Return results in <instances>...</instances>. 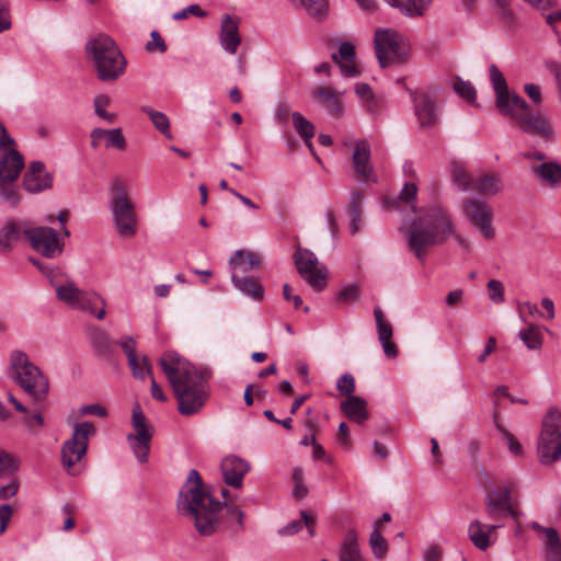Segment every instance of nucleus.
Instances as JSON below:
<instances>
[{"mask_svg":"<svg viewBox=\"0 0 561 561\" xmlns=\"http://www.w3.org/2000/svg\"><path fill=\"white\" fill-rule=\"evenodd\" d=\"M159 364L172 386L179 413L183 416L199 413L209 397L210 371L197 368L175 353L164 354Z\"/></svg>","mask_w":561,"mask_h":561,"instance_id":"nucleus-1","label":"nucleus"},{"mask_svg":"<svg viewBox=\"0 0 561 561\" xmlns=\"http://www.w3.org/2000/svg\"><path fill=\"white\" fill-rule=\"evenodd\" d=\"M489 72L496 95V106L501 114L510 117L522 131L543 139H551L553 129L549 117L542 112L531 111L529 104L522 96L510 92L506 80L496 65L492 64L489 67Z\"/></svg>","mask_w":561,"mask_h":561,"instance_id":"nucleus-2","label":"nucleus"},{"mask_svg":"<svg viewBox=\"0 0 561 561\" xmlns=\"http://www.w3.org/2000/svg\"><path fill=\"white\" fill-rule=\"evenodd\" d=\"M199 472L192 469L179 494L178 508L194 518L197 531L203 536L213 535L218 527V512L221 503L203 491Z\"/></svg>","mask_w":561,"mask_h":561,"instance_id":"nucleus-3","label":"nucleus"},{"mask_svg":"<svg viewBox=\"0 0 561 561\" xmlns=\"http://www.w3.org/2000/svg\"><path fill=\"white\" fill-rule=\"evenodd\" d=\"M454 232L448 214L438 206L428 207L407 231L409 248L423 261L430 248L443 243Z\"/></svg>","mask_w":561,"mask_h":561,"instance_id":"nucleus-4","label":"nucleus"},{"mask_svg":"<svg viewBox=\"0 0 561 561\" xmlns=\"http://www.w3.org/2000/svg\"><path fill=\"white\" fill-rule=\"evenodd\" d=\"M88 60L102 82H113L125 73L127 61L112 37L100 34L87 42Z\"/></svg>","mask_w":561,"mask_h":561,"instance_id":"nucleus-5","label":"nucleus"},{"mask_svg":"<svg viewBox=\"0 0 561 561\" xmlns=\"http://www.w3.org/2000/svg\"><path fill=\"white\" fill-rule=\"evenodd\" d=\"M10 376L34 402L43 403L48 398L49 379L25 352L15 350L10 354Z\"/></svg>","mask_w":561,"mask_h":561,"instance_id":"nucleus-6","label":"nucleus"},{"mask_svg":"<svg viewBox=\"0 0 561 561\" xmlns=\"http://www.w3.org/2000/svg\"><path fill=\"white\" fill-rule=\"evenodd\" d=\"M46 275L60 301L73 309L87 311L95 316L99 320L104 319L106 302L99 294L80 289L58 270H49Z\"/></svg>","mask_w":561,"mask_h":561,"instance_id":"nucleus-7","label":"nucleus"},{"mask_svg":"<svg viewBox=\"0 0 561 561\" xmlns=\"http://www.w3.org/2000/svg\"><path fill=\"white\" fill-rule=\"evenodd\" d=\"M110 210L119 237L133 238L137 232V214L124 181L115 179L110 185Z\"/></svg>","mask_w":561,"mask_h":561,"instance_id":"nucleus-8","label":"nucleus"},{"mask_svg":"<svg viewBox=\"0 0 561 561\" xmlns=\"http://www.w3.org/2000/svg\"><path fill=\"white\" fill-rule=\"evenodd\" d=\"M538 456L542 465H550L561 458V412L556 408L549 409L542 419Z\"/></svg>","mask_w":561,"mask_h":561,"instance_id":"nucleus-9","label":"nucleus"},{"mask_svg":"<svg viewBox=\"0 0 561 561\" xmlns=\"http://www.w3.org/2000/svg\"><path fill=\"white\" fill-rule=\"evenodd\" d=\"M517 483L513 480H506L486 491L485 512L490 519L500 520L503 516L517 517L515 507L518 505L516 496Z\"/></svg>","mask_w":561,"mask_h":561,"instance_id":"nucleus-10","label":"nucleus"},{"mask_svg":"<svg viewBox=\"0 0 561 561\" xmlns=\"http://www.w3.org/2000/svg\"><path fill=\"white\" fill-rule=\"evenodd\" d=\"M375 51L381 68L390 65H401L408 60L409 46L394 30L385 28L375 32Z\"/></svg>","mask_w":561,"mask_h":561,"instance_id":"nucleus-11","label":"nucleus"},{"mask_svg":"<svg viewBox=\"0 0 561 561\" xmlns=\"http://www.w3.org/2000/svg\"><path fill=\"white\" fill-rule=\"evenodd\" d=\"M94 425L84 421L73 426L72 435L61 447V461L68 473L76 476L79 470L76 469L88 450L89 438L95 434Z\"/></svg>","mask_w":561,"mask_h":561,"instance_id":"nucleus-12","label":"nucleus"},{"mask_svg":"<svg viewBox=\"0 0 561 561\" xmlns=\"http://www.w3.org/2000/svg\"><path fill=\"white\" fill-rule=\"evenodd\" d=\"M294 262L299 275L317 291L327 286L328 268L321 264L316 254L301 245H297Z\"/></svg>","mask_w":561,"mask_h":561,"instance_id":"nucleus-13","label":"nucleus"},{"mask_svg":"<svg viewBox=\"0 0 561 561\" xmlns=\"http://www.w3.org/2000/svg\"><path fill=\"white\" fill-rule=\"evenodd\" d=\"M131 424L134 433H129L126 438L137 460L145 463L149 458L150 443L154 430L153 426L147 422V417L139 405L133 410Z\"/></svg>","mask_w":561,"mask_h":561,"instance_id":"nucleus-14","label":"nucleus"},{"mask_svg":"<svg viewBox=\"0 0 561 561\" xmlns=\"http://www.w3.org/2000/svg\"><path fill=\"white\" fill-rule=\"evenodd\" d=\"M462 214L484 239L491 240L495 237V229L492 226L493 209L486 202L478 198H466L462 202Z\"/></svg>","mask_w":561,"mask_h":561,"instance_id":"nucleus-15","label":"nucleus"},{"mask_svg":"<svg viewBox=\"0 0 561 561\" xmlns=\"http://www.w3.org/2000/svg\"><path fill=\"white\" fill-rule=\"evenodd\" d=\"M24 237L28 240L31 247L45 257H56L64 250V243L53 228L30 227L24 231Z\"/></svg>","mask_w":561,"mask_h":561,"instance_id":"nucleus-16","label":"nucleus"},{"mask_svg":"<svg viewBox=\"0 0 561 561\" xmlns=\"http://www.w3.org/2000/svg\"><path fill=\"white\" fill-rule=\"evenodd\" d=\"M24 167L22 154L14 148V139L8 134L0 122V168L1 174L14 181Z\"/></svg>","mask_w":561,"mask_h":561,"instance_id":"nucleus-17","label":"nucleus"},{"mask_svg":"<svg viewBox=\"0 0 561 561\" xmlns=\"http://www.w3.org/2000/svg\"><path fill=\"white\" fill-rule=\"evenodd\" d=\"M413 102L414 115L421 128L428 129L437 125L439 113L435 101L425 91H413L408 89Z\"/></svg>","mask_w":561,"mask_h":561,"instance_id":"nucleus-18","label":"nucleus"},{"mask_svg":"<svg viewBox=\"0 0 561 561\" xmlns=\"http://www.w3.org/2000/svg\"><path fill=\"white\" fill-rule=\"evenodd\" d=\"M343 145L347 148H353L352 164L357 178L376 181L374 170L370 163V145L366 139L347 138Z\"/></svg>","mask_w":561,"mask_h":561,"instance_id":"nucleus-19","label":"nucleus"},{"mask_svg":"<svg viewBox=\"0 0 561 561\" xmlns=\"http://www.w3.org/2000/svg\"><path fill=\"white\" fill-rule=\"evenodd\" d=\"M53 185V175L41 161H33L23 176V187L32 194L41 193Z\"/></svg>","mask_w":561,"mask_h":561,"instance_id":"nucleus-20","label":"nucleus"},{"mask_svg":"<svg viewBox=\"0 0 561 561\" xmlns=\"http://www.w3.org/2000/svg\"><path fill=\"white\" fill-rule=\"evenodd\" d=\"M250 463L237 456H227L222 459L220 469L224 481L233 488L240 489L243 483L244 476L250 470Z\"/></svg>","mask_w":561,"mask_h":561,"instance_id":"nucleus-21","label":"nucleus"},{"mask_svg":"<svg viewBox=\"0 0 561 561\" xmlns=\"http://www.w3.org/2000/svg\"><path fill=\"white\" fill-rule=\"evenodd\" d=\"M219 43L222 49L229 54H234L241 44V36L239 33V20L225 14L221 20L219 32Z\"/></svg>","mask_w":561,"mask_h":561,"instance_id":"nucleus-22","label":"nucleus"},{"mask_svg":"<svg viewBox=\"0 0 561 561\" xmlns=\"http://www.w3.org/2000/svg\"><path fill=\"white\" fill-rule=\"evenodd\" d=\"M343 94L344 92H336L328 85L318 87L312 92L313 99L335 117H342L344 114Z\"/></svg>","mask_w":561,"mask_h":561,"instance_id":"nucleus-23","label":"nucleus"},{"mask_svg":"<svg viewBox=\"0 0 561 561\" xmlns=\"http://www.w3.org/2000/svg\"><path fill=\"white\" fill-rule=\"evenodd\" d=\"M332 60L340 67L341 73L346 78H356L360 75L355 65V46L350 42L340 45L339 51L332 54Z\"/></svg>","mask_w":561,"mask_h":561,"instance_id":"nucleus-24","label":"nucleus"},{"mask_svg":"<svg viewBox=\"0 0 561 561\" xmlns=\"http://www.w3.org/2000/svg\"><path fill=\"white\" fill-rule=\"evenodd\" d=\"M374 316L377 324L378 340L381 343L385 355L388 358H396L398 348L391 340L393 334L391 324L385 319V314L379 307L375 308Z\"/></svg>","mask_w":561,"mask_h":561,"instance_id":"nucleus-25","label":"nucleus"},{"mask_svg":"<svg viewBox=\"0 0 561 561\" xmlns=\"http://www.w3.org/2000/svg\"><path fill=\"white\" fill-rule=\"evenodd\" d=\"M90 340L93 351L98 357L108 363L116 362V341H112L110 335L105 331L101 329L93 330Z\"/></svg>","mask_w":561,"mask_h":561,"instance_id":"nucleus-26","label":"nucleus"},{"mask_svg":"<svg viewBox=\"0 0 561 561\" xmlns=\"http://www.w3.org/2000/svg\"><path fill=\"white\" fill-rule=\"evenodd\" d=\"M530 171L537 180L550 187L561 185V163L557 161H545L539 164H531Z\"/></svg>","mask_w":561,"mask_h":561,"instance_id":"nucleus-27","label":"nucleus"},{"mask_svg":"<svg viewBox=\"0 0 561 561\" xmlns=\"http://www.w3.org/2000/svg\"><path fill=\"white\" fill-rule=\"evenodd\" d=\"M91 147L98 148L100 146V141L104 139L106 148H116L118 150H124L126 148V139L123 135L121 128L113 129H103V128H94L91 134Z\"/></svg>","mask_w":561,"mask_h":561,"instance_id":"nucleus-28","label":"nucleus"},{"mask_svg":"<svg viewBox=\"0 0 561 561\" xmlns=\"http://www.w3.org/2000/svg\"><path fill=\"white\" fill-rule=\"evenodd\" d=\"M30 227L27 221L11 220L3 225L0 229V251H10L21 234L24 236V231L30 229Z\"/></svg>","mask_w":561,"mask_h":561,"instance_id":"nucleus-29","label":"nucleus"},{"mask_svg":"<svg viewBox=\"0 0 561 561\" xmlns=\"http://www.w3.org/2000/svg\"><path fill=\"white\" fill-rule=\"evenodd\" d=\"M341 411L348 420L358 424H363L369 417L366 400L357 396L347 397L341 403Z\"/></svg>","mask_w":561,"mask_h":561,"instance_id":"nucleus-30","label":"nucleus"},{"mask_svg":"<svg viewBox=\"0 0 561 561\" xmlns=\"http://www.w3.org/2000/svg\"><path fill=\"white\" fill-rule=\"evenodd\" d=\"M229 265L231 272L247 273L251 270L260 267L261 259L255 252L238 250L231 255Z\"/></svg>","mask_w":561,"mask_h":561,"instance_id":"nucleus-31","label":"nucleus"},{"mask_svg":"<svg viewBox=\"0 0 561 561\" xmlns=\"http://www.w3.org/2000/svg\"><path fill=\"white\" fill-rule=\"evenodd\" d=\"M237 272H231V280L236 288L253 299H262L264 295L263 287L253 277H240Z\"/></svg>","mask_w":561,"mask_h":561,"instance_id":"nucleus-32","label":"nucleus"},{"mask_svg":"<svg viewBox=\"0 0 561 561\" xmlns=\"http://www.w3.org/2000/svg\"><path fill=\"white\" fill-rule=\"evenodd\" d=\"M502 190L501 178L495 173H485L474 179L473 188L481 195H495Z\"/></svg>","mask_w":561,"mask_h":561,"instance_id":"nucleus-33","label":"nucleus"},{"mask_svg":"<svg viewBox=\"0 0 561 561\" xmlns=\"http://www.w3.org/2000/svg\"><path fill=\"white\" fill-rule=\"evenodd\" d=\"M291 118L294 128L301 137L306 146L309 148V150L313 153V145L311 139L316 134L314 125L299 112L291 113Z\"/></svg>","mask_w":561,"mask_h":561,"instance_id":"nucleus-34","label":"nucleus"},{"mask_svg":"<svg viewBox=\"0 0 561 561\" xmlns=\"http://www.w3.org/2000/svg\"><path fill=\"white\" fill-rule=\"evenodd\" d=\"M339 561H365L359 552L357 536L354 530H348L339 551Z\"/></svg>","mask_w":561,"mask_h":561,"instance_id":"nucleus-35","label":"nucleus"},{"mask_svg":"<svg viewBox=\"0 0 561 561\" xmlns=\"http://www.w3.org/2000/svg\"><path fill=\"white\" fill-rule=\"evenodd\" d=\"M364 195L360 191H355L351 195V202L347 208L350 216V230L352 234L357 233L362 228V206Z\"/></svg>","mask_w":561,"mask_h":561,"instance_id":"nucleus-36","label":"nucleus"},{"mask_svg":"<svg viewBox=\"0 0 561 561\" xmlns=\"http://www.w3.org/2000/svg\"><path fill=\"white\" fill-rule=\"evenodd\" d=\"M468 536L473 546L482 551H485L491 545L488 531L484 530V524L478 519L470 522L468 526Z\"/></svg>","mask_w":561,"mask_h":561,"instance_id":"nucleus-37","label":"nucleus"},{"mask_svg":"<svg viewBox=\"0 0 561 561\" xmlns=\"http://www.w3.org/2000/svg\"><path fill=\"white\" fill-rule=\"evenodd\" d=\"M294 4L300 5L307 14L313 19H324L329 11L328 0H290Z\"/></svg>","mask_w":561,"mask_h":561,"instance_id":"nucleus-38","label":"nucleus"},{"mask_svg":"<svg viewBox=\"0 0 561 561\" xmlns=\"http://www.w3.org/2000/svg\"><path fill=\"white\" fill-rule=\"evenodd\" d=\"M141 111L149 116L153 126L161 134H163L167 138H172V135L170 133V121L164 113L156 111L150 106H142Z\"/></svg>","mask_w":561,"mask_h":561,"instance_id":"nucleus-39","label":"nucleus"},{"mask_svg":"<svg viewBox=\"0 0 561 561\" xmlns=\"http://www.w3.org/2000/svg\"><path fill=\"white\" fill-rule=\"evenodd\" d=\"M454 183L461 191H472L474 179L458 163H454L450 169Z\"/></svg>","mask_w":561,"mask_h":561,"instance_id":"nucleus-40","label":"nucleus"},{"mask_svg":"<svg viewBox=\"0 0 561 561\" xmlns=\"http://www.w3.org/2000/svg\"><path fill=\"white\" fill-rule=\"evenodd\" d=\"M519 339L529 350H538L542 345V334L539 328L533 324L519 331Z\"/></svg>","mask_w":561,"mask_h":561,"instance_id":"nucleus-41","label":"nucleus"},{"mask_svg":"<svg viewBox=\"0 0 561 561\" xmlns=\"http://www.w3.org/2000/svg\"><path fill=\"white\" fill-rule=\"evenodd\" d=\"M432 0H404L402 13L409 18L422 16L430 8Z\"/></svg>","mask_w":561,"mask_h":561,"instance_id":"nucleus-42","label":"nucleus"},{"mask_svg":"<svg viewBox=\"0 0 561 561\" xmlns=\"http://www.w3.org/2000/svg\"><path fill=\"white\" fill-rule=\"evenodd\" d=\"M128 366L134 378L138 380H145L147 377H151L152 375L151 365L149 363V358L146 355L140 357L137 355L135 357V364H128Z\"/></svg>","mask_w":561,"mask_h":561,"instance_id":"nucleus-43","label":"nucleus"},{"mask_svg":"<svg viewBox=\"0 0 561 561\" xmlns=\"http://www.w3.org/2000/svg\"><path fill=\"white\" fill-rule=\"evenodd\" d=\"M111 99L106 94H99L93 100L95 114L107 123H114L116 114L106 111V106L110 104Z\"/></svg>","mask_w":561,"mask_h":561,"instance_id":"nucleus-44","label":"nucleus"},{"mask_svg":"<svg viewBox=\"0 0 561 561\" xmlns=\"http://www.w3.org/2000/svg\"><path fill=\"white\" fill-rule=\"evenodd\" d=\"M378 527H379V522H377L375 524V529L370 534L369 545L371 547L374 554L377 558H382V557H385V554L388 551V543H387L386 539L383 538V536L378 530Z\"/></svg>","mask_w":561,"mask_h":561,"instance_id":"nucleus-45","label":"nucleus"},{"mask_svg":"<svg viewBox=\"0 0 561 561\" xmlns=\"http://www.w3.org/2000/svg\"><path fill=\"white\" fill-rule=\"evenodd\" d=\"M541 533L545 535L546 551L545 556H548L551 550L561 552L560 538L558 531L554 528H541Z\"/></svg>","mask_w":561,"mask_h":561,"instance_id":"nucleus-46","label":"nucleus"},{"mask_svg":"<svg viewBox=\"0 0 561 561\" xmlns=\"http://www.w3.org/2000/svg\"><path fill=\"white\" fill-rule=\"evenodd\" d=\"M454 90L458 95L462 96L463 99H466L469 102H472L476 100V89L468 81L457 79L454 83Z\"/></svg>","mask_w":561,"mask_h":561,"instance_id":"nucleus-47","label":"nucleus"},{"mask_svg":"<svg viewBox=\"0 0 561 561\" xmlns=\"http://www.w3.org/2000/svg\"><path fill=\"white\" fill-rule=\"evenodd\" d=\"M116 345H119L122 350L124 351L128 364L134 365L135 364V357L137 356L136 353V341L133 336H125L119 341H116Z\"/></svg>","mask_w":561,"mask_h":561,"instance_id":"nucleus-48","label":"nucleus"},{"mask_svg":"<svg viewBox=\"0 0 561 561\" xmlns=\"http://www.w3.org/2000/svg\"><path fill=\"white\" fill-rule=\"evenodd\" d=\"M18 469L16 461L12 456L3 450H0V477L10 476Z\"/></svg>","mask_w":561,"mask_h":561,"instance_id":"nucleus-49","label":"nucleus"},{"mask_svg":"<svg viewBox=\"0 0 561 561\" xmlns=\"http://www.w3.org/2000/svg\"><path fill=\"white\" fill-rule=\"evenodd\" d=\"M336 388L342 394L347 397L354 396L355 391V379L351 374H344L336 382Z\"/></svg>","mask_w":561,"mask_h":561,"instance_id":"nucleus-50","label":"nucleus"},{"mask_svg":"<svg viewBox=\"0 0 561 561\" xmlns=\"http://www.w3.org/2000/svg\"><path fill=\"white\" fill-rule=\"evenodd\" d=\"M486 286L490 291V299L493 302L500 304L504 301V286L502 282L497 279H491Z\"/></svg>","mask_w":561,"mask_h":561,"instance_id":"nucleus-51","label":"nucleus"},{"mask_svg":"<svg viewBox=\"0 0 561 561\" xmlns=\"http://www.w3.org/2000/svg\"><path fill=\"white\" fill-rule=\"evenodd\" d=\"M150 37L151 39L146 44L148 51L164 53L167 50V45L158 31H152Z\"/></svg>","mask_w":561,"mask_h":561,"instance_id":"nucleus-52","label":"nucleus"},{"mask_svg":"<svg viewBox=\"0 0 561 561\" xmlns=\"http://www.w3.org/2000/svg\"><path fill=\"white\" fill-rule=\"evenodd\" d=\"M188 14L196 15L198 18H204L206 12L201 9L198 4H191L175 13H173L172 19L175 21H180L186 19Z\"/></svg>","mask_w":561,"mask_h":561,"instance_id":"nucleus-53","label":"nucleus"},{"mask_svg":"<svg viewBox=\"0 0 561 561\" xmlns=\"http://www.w3.org/2000/svg\"><path fill=\"white\" fill-rule=\"evenodd\" d=\"M359 297V287L355 284L344 287L339 294V300L354 302Z\"/></svg>","mask_w":561,"mask_h":561,"instance_id":"nucleus-54","label":"nucleus"},{"mask_svg":"<svg viewBox=\"0 0 561 561\" xmlns=\"http://www.w3.org/2000/svg\"><path fill=\"white\" fill-rule=\"evenodd\" d=\"M23 422L32 433H37L44 426V417L39 412L25 416Z\"/></svg>","mask_w":561,"mask_h":561,"instance_id":"nucleus-55","label":"nucleus"},{"mask_svg":"<svg viewBox=\"0 0 561 561\" xmlns=\"http://www.w3.org/2000/svg\"><path fill=\"white\" fill-rule=\"evenodd\" d=\"M524 91L535 105H539L542 102L541 88L538 84L526 83Z\"/></svg>","mask_w":561,"mask_h":561,"instance_id":"nucleus-56","label":"nucleus"},{"mask_svg":"<svg viewBox=\"0 0 561 561\" xmlns=\"http://www.w3.org/2000/svg\"><path fill=\"white\" fill-rule=\"evenodd\" d=\"M417 187L414 183H405L400 192L399 198L407 203H412L416 199Z\"/></svg>","mask_w":561,"mask_h":561,"instance_id":"nucleus-57","label":"nucleus"},{"mask_svg":"<svg viewBox=\"0 0 561 561\" xmlns=\"http://www.w3.org/2000/svg\"><path fill=\"white\" fill-rule=\"evenodd\" d=\"M13 514V508L10 504L0 505V535H2L8 527V523L10 522Z\"/></svg>","mask_w":561,"mask_h":561,"instance_id":"nucleus-58","label":"nucleus"},{"mask_svg":"<svg viewBox=\"0 0 561 561\" xmlns=\"http://www.w3.org/2000/svg\"><path fill=\"white\" fill-rule=\"evenodd\" d=\"M79 412L81 415L92 414L100 417H105L107 415V410L99 403L82 405Z\"/></svg>","mask_w":561,"mask_h":561,"instance_id":"nucleus-59","label":"nucleus"},{"mask_svg":"<svg viewBox=\"0 0 561 561\" xmlns=\"http://www.w3.org/2000/svg\"><path fill=\"white\" fill-rule=\"evenodd\" d=\"M291 116L288 105L280 103L275 108L274 117L278 124H286Z\"/></svg>","mask_w":561,"mask_h":561,"instance_id":"nucleus-60","label":"nucleus"},{"mask_svg":"<svg viewBox=\"0 0 561 561\" xmlns=\"http://www.w3.org/2000/svg\"><path fill=\"white\" fill-rule=\"evenodd\" d=\"M545 19L547 24L554 31L556 34H558L559 24H561V10L545 14ZM559 41L561 44V38Z\"/></svg>","mask_w":561,"mask_h":561,"instance_id":"nucleus-61","label":"nucleus"},{"mask_svg":"<svg viewBox=\"0 0 561 561\" xmlns=\"http://www.w3.org/2000/svg\"><path fill=\"white\" fill-rule=\"evenodd\" d=\"M19 489L18 483L14 480H10L5 485L0 486V499L5 500L16 494Z\"/></svg>","mask_w":561,"mask_h":561,"instance_id":"nucleus-62","label":"nucleus"},{"mask_svg":"<svg viewBox=\"0 0 561 561\" xmlns=\"http://www.w3.org/2000/svg\"><path fill=\"white\" fill-rule=\"evenodd\" d=\"M302 524L304 522L302 520H293L290 522L288 525H286L285 527L280 528L279 529V534L282 536H291V535H295L297 534L299 530H301L302 528Z\"/></svg>","mask_w":561,"mask_h":561,"instance_id":"nucleus-63","label":"nucleus"},{"mask_svg":"<svg viewBox=\"0 0 561 561\" xmlns=\"http://www.w3.org/2000/svg\"><path fill=\"white\" fill-rule=\"evenodd\" d=\"M355 93L363 100H370L373 98V90L369 84L360 82L355 87Z\"/></svg>","mask_w":561,"mask_h":561,"instance_id":"nucleus-64","label":"nucleus"}]
</instances>
